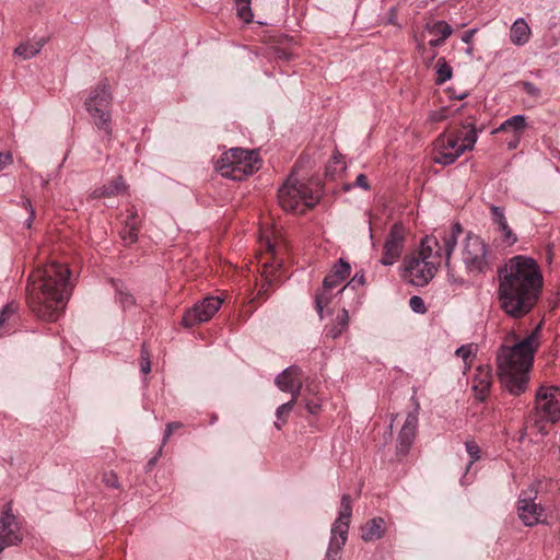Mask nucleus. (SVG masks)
I'll use <instances>...</instances> for the list:
<instances>
[{"instance_id":"obj_1","label":"nucleus","mask_w":560,"mask_h":560,"mask_svg":"<svg viewBox=\"0 0 560 560\" xmlns=\"http://www.w3.org/2000/svg\"><path fill=\"white\" fill-rule=\"evenodd\" d=\"M541 290L542 275L533 258L515 256L499 270V304L512 318L518 319L529 314Z\"/></svg>"},{"instance_id":"obj_2","label":"nucleus","mask_w":560,"mask_h":560,"mask_svg":"<svg viewBox=\"0 0 560 560\" xmlns=\"http://www.w3.org/2000/svg\"><path fill=\"white\" fill-rule=\"evenodd\" d=\"M70 275L67 265L52 261L37 267L28 276L26 301L31 312L38 319H58L70 295Z\"/></svg>"},{"instance_id":"obj_3","label":"nucleus","mask_w":560,"mask_h":560,"mask_svg":"<svg viewBox=\"0 0 560 560\" xmlns=\"http://www.w3.org/2000/svg\"><path fill=\"white\" fill-rule=\"evenodd\" d=\"M464 229L459 222L425 236L417 254L404 259L402 278L416 287H424L435 276L442 260L451 269V256Z\"/></svg>"},{"instance_id":"obj_4","label":"nucleus","mask_w":560,"mask_h":560,"mask_svg":"<svg viewBox=\"0 0 560 560\" xmlns=\"http://www.w3.org/2000/svg\"><path fill=\"white\" fill-rule=\"evenodd\" d=\"M540 325L513 346L502 345L497 352V374L501 387L513 396L524 394L529 384L534 355L538 349Z\"/></svg>"},{"instance_id":"obj_5","label":"nucleus","mask_w":560,"mask_h":560,"mask_svg":"<svg viewBox=\"0 0 560 560\" xmlns=\"http://www.w3.org/2000/svg\"><path fill=\"white\" fill-rule=\"evenodd\" d=\"M112 103L113 95L108 80H101L93 88L84 102L85 109L92 117L98 130L109 139L113 135L112 127Z\"/></svg>"},{"instance_id":"obj_6","label":"nucleus","mask_w":560,"mask_h":560,"mask_svg":"<svg viewBox=\"0 0 560 560\" xmlns=\"http://www.w3.org/2000/svg\"><path fill=\"white\" fill-rule=\"evenodd\" d=\"M217 170L223 177L243 180L259 170V159L255 151L233 148L217 161Z\"/></svg>"},{"instance_id":"obj_7","label":"nucleus","mask_w":560,"mask_h":560,"mask_svg":"<svg viewBox=\"0 0 560 560\" xmlns=\"http://www.w3.org/2000/svg\"><path fill=\"white\" fill-rule=\"evenodd\" d=\"M279 205L285 211L304 213L319 200L317 191L292 175L278 190Z\"/></svg>"},{"instance_id":"obj_8","label":"nucleus","mask_w":560,"mask_h":560,"mask_svg":"<svg viewBox=\"0 0 560 560\" xmlns=\"http://www.w3.org/2000/svg\"><path fill=\"white\" fill-rule=\"evenodd\" d=\"M490 250L485 241L468 232L462 247V260L468 273H483L490 268Z\"/></svg>"},{"instance_id":"obj_9","label":"nucleus","mask_w":560,"mask_h":560,"mask_svg":"<svg viewBox=\"0 0 560 560\" xmlns=\"http://www.w3.org/2000/svg\"><path fill=\"white\" fill-rule=\"evenodd\" d=\"M536 425L540 422H557L560 420V388L541 385L535 396Z\"/></svg>"},{"instance_id":"obj_10","label":"nucleus","mask_w":560,"mask_h":560,"mask_svg":"<svg viewBox=\"0 0 560 560\" xmlns=\"http://www.w3.org/2000/svg\"><path fill=\"white\" fill-rule=\"evenodd\" d=\"M538 486L532 483L523 490L517 500V515L525 526L533 527L546 523V509L536 502Z\"/></svg>"},{"instance_id":"obj_11","label":"nucleus","mask_w":560,"mask_h":560,"mask_svg":"<svg viewBox=\"0 0 560 560\" xmlns=\"http://www.w3.org/2000/svg\"><path fill=\"white\" fill-rule=\"evenodd\" d=\"M460 133L453 131L441 133L433 143L432 161L436 164L447 166L453 164L463 153H459Z\"/></svg>"},{"instance_id":"obj_12","label":"nucleus","mask_w":560,"mask_h":560,"mask_svg":"<svg viewBox=\"0 0 560 560\" xmlns=\"http://www.w3.org/2000/svg\"><path fill=\"white\" fill-rule=\"evenodd\" d=\"M22 540L21 523L12 513V503L8 502L0 511V553L5 548L20 545Z\"/></svg>"},{"instance_id":"obj_13","label":"nucleus","mask_w":560,"mask_h":560,"mask_svg":"<svg viewBox=\"0 0 560 560\" xmlns=\"http://www.w3.org/2000/svg\"><path fill=\"white\" fill-rule=\"evenodd\" d=\"M406 241V232L401 223L392 225L383 247V256L380 262L383 266H392L399 260Z\"/></svg>"},{"instance_id":"obj_14","label":"nucleus","mask_w":560,"mask_h":560,"mask_svg":"<svg viewBox=\"0 0 560 560\" xmlns=\"http://www.w3.org/2000/svg\"><path fill=\"white\" fill-rule=\"evenodd\" d=\"M222 300L215 296H208L188 310L182 319L185 327H194L200 323L208 322L221 307Z\"/></svg>"},{"instance_id":"obj_15","label":"nucleus","mask_w":560,"mask_h":560,"mask_svg":"<svg viewBox=\"0 0 560 560\" xmlns=\"http://www.w3.org/2000/svg\"><path fill=\"white\" fill-rule=\"evenodd\" d=\"M418 428L417 412H409L405 423L398 434L397 452L399 455H406L412 445Z\"/></svg>"},{"instance_id":"obj_16","label":"nucleus","mask_w":560,"mask_h":560,"mask_svg":"<svg viewBox=\"0 0 560 560\" xmlns=\"http://www.w3.org/2000/svg\"><path fill=\"white\" fill-rule=\"evenodd\" d=\"M492 385V373L488 366H479L472 378V390L478 400L485 401Z\"/></svg>"},{"instance_id":"obj_17","label":"nucleus","mask_w":560,"mask_h":560,"mask_svg":"<svg viewBox=\"0 0 560 560\" xmlns=\"http://www.w3.org/2000/svg\"><path fill=\"white\" fill-rule=\"evenodd\" d=\"M128 215L125 221L124 228L120 231V237L126 245H131L138 241L140 231V221L138 220V212L135 207L127 210Z\"/></svg>"},{"instance_id":"obj_18","label":"nucleus","mask_w":560,"mask_h":560,"mask_svg":"<svg viewBox=\"0 0 560 560\" xmlns=\"http://www.w3.org/2000/svg\"><path fill=\"white\" fill-rule=\"evenodd\" d=\"M352 515V502L350 494H342L340 500V509L338 517L334 522L331 529L337 533L348 534L350 527V518Z\"/></svg>"},{"instance_id":"obj_19","label":"nucleus","mask_w":560,"mask_h":560,"mask_svg":"<svg viewBox=\"0 0 560 560\" xmlns=\"http://www.w3.org/2000/svg\"><path fill=\"white\" fill-rule=\"evenodd\" d=\"M490 212H491V219H492L493 223L498 225V230L502 234V241L508 245L515 244L517 241V237L508 224V221H506V218L504 214V208L498 207V206H491Z\"/></svg>"},{"instance_id":"obj_20","label":"nucleus","mask_w":560,"mask_h":560,"mask_svg":"<svg viewBox=\"0 0 560 560\" xmlns=\"http://www.w3.org/2000/svg\"><path fill=\"white\" fill-rule=\"evenodd\" d=\"M350 264L343 258H339L332 266L331 271L324 278L323 282L326 288L337 289L350 276Z\"/></svg>"},{"instance_id":"obj_21","label":"nucleus","mask_w":560,"mask_h":560,"mask_svg":"<svg viewBox=\"0 0 560 560\" xmlns=\"http://www.w3.org/2000/svg\"><path fill=\"white\" fill-rule=\"evenodd\" d=\"M300 383H302V370L298 365L288 366L275 378V384L280 390H291Z\"/></svg>"},{"instance_id":"obj_22","label":"nucleus","mask_w":560,"mask_h":560,"mask_svg":"<svg viewBox=\"0 0 560 560\" xmlns=\"http://www.w3.org/2000/svg\"><path fill=\"white\" fill-rule=\"evenodd\" d=\"M532 31L525 19L518 18L510 30V40L516 46H524L528 43Z\"/></svg>"},{"instance_id":"obj_23","label":"nucleus","mask_w":560,"mask_h":560,"mask_svg":"<svg viewBox=\"0 0 560 560\" xmlns=\"http://www.w3.org/2000/svg\"><path fill=\"white\" fill-rule=\"evenodd\" d=\"M385 522L382 517H374L361 527V538L364 541H375L383 537Z\"/></svg>"},{"instance_id":"obj_24","label":"nucleus","mask_w":560,"mask_h":560,"mask_svg":"<svg viewBox=\"0 0 560 560\" xmlns=\"http://www.w3.org/2000/svg\"><path fill=\"white\" fill-rule=\"evenodd\" d=\"M347 539L348 534H341L330 529L329 545L324 560H340V553Z\"/></svg>"},{"instance_id":"obj_25","label":"nucleus","mask_w":560,"mask_h":560,"mask_svg":"<svg viewBox=\"0 0 560 560\" xmlns=\"http://www.w3.org/2000/svg\"><path fill=\"white\" fill-rule=\"evenodd\" d=\"M462 127L463 129L467 130L466 133L463 136L462 143H459V153L464 154L466 151H471L474 149L478 139V131L476 129L474 121H463Z\"/></svg>"},{"instance_id":"obj_26","label":"nucleus","mask_w":560,"mask_h":560,"mask_svg":"<svg viewBox=\"0 0 560 560\" xmlns=\"http://www.w3.org/2000/svg\"><path fill=\"white\" fill-rule=\"evenodd\" d=\"M126 185L121 176H118L108 184L103 185L94 191L95 197H113L125 192Z\"/></svg>"},{"instance_id":"obj_27","label":"nucleus","mask_w":560,"mask_h":560,"mask_svg":"<svg viewBox=\"0 0 560 560\" xmlns=\"http://www.w3.org/2000/svg\"><path fill=\"white\" fill-rule=\"evenodd\" d=\"M45 44V38H40L35 43H22L14 49V55L22 57L24 60L31 59L40 52Z\"/></svg>"},{"instance_id":"obj_28","label":"nucleus","mask_w":560,"mask_h":560,"mask_svg":"<svg viewBox=\"0 0 560 560\" xmlns=\"http://www.w3.org/2000/svg\"><path fill=\"white\" fill-rule=\"evenodd\" d=\"M334 290L335 288H326L323 283V287L315 293L314 302L319 319H323L324 308L331 302Z\"/></svg>"},{"instance_id":"obj_29","label":"nucleus","mask_w":560,"mask_h":560,"mask_svg":"<svg viewBox=\"0 0 560 560\" xmlns=\"http://www.w3.org/2000/svg\"><path fill=\"white\" fill-rule=\"evenodd\" d=\"M115 291H116V299L118 303L121 305L124 310L130 308L135 306L136 299L135 296L129 292L127 287L119 280L113 281Z\"/></svg>"},{"instance_id":"obj_30","label":"nucleus","mask_w":560,"mask_h":560,"mask_svg":"<svg viewBox=\"0 0 560 560\" xmlns=\"http://www.w3.org/2000/svg\"><path fill=\"white\" fill-rule=\"evenodd\" d=\"M526 128V117L524 115H514L504 120L497 131L513 130L515 133H521Z\"/></svg>"},{"instance_id":"obj_31","label":"nucleus","mask_w":560,"mask_h":560,"mask_svg":"<svg viewBox=\"0 0 560 560\" xmlns=\"http://www.w3.org/2000/svg\"><path fill=\"white\" fill-rule=\"evenodd\" d=\"M436 79L435 83L441 85L448 81L453 75L452 67L447 63L444 57H440L435 65Z\"/></svg>"},{"instance_id":"obj_32","label":"nucleus","mask_w":560,"mask_h":560,"mask_svg":"<svg viewBox=\"0 0 560 560\" xmlns=\"http://www.w3.org/2000/svg\"><path fill=\"white\" fill-rule=\"evenodd\" d=\"M424 27L430 34L439 35V37L446 39L453 33L452 26L445 21L428 22Z\"/></svg>"},{"instance_id":"obj_33","label":"nucleus","mask_w":560,"mask_h":560,"mask_svg":"<svg viewBox=\"0 0 560 560\" xmlns=\"http://www.w3.org/2000/svg\"><path fill=\"white\" fill-rule=\"evenodd\" d=\"M292 404L284 402L279 406L276 410L277 421L275 422V427L280 430L282 425L287 422L288 415L292 411Z\"/></svg>"},{"instance_id":"obj_34","label":"nucleus","mask_w":560,"mask_h":560,"mask_svg":"<svg viewBox=\"0 0 560 560\" xmlns=\"http://www.w3.org/2000/svg\"><path fill=\"white\" fill-rule=\"evenodd\" d=\"M18 311V305L14 303H8L0 312V337L4 334L3 327L4 324L15 315Z\"/></svg>"},{"instance_id":"obj_35","label":"nucleus","mask_w":560,"mask_h":560,"mask_svg":"<svg viewBox=\"0 0 560 560\" xmlns=\"http://www.w3.org/2000/svg\"><path fill=\"white\" fill-rule=\"evenodd\" d=\"M476 346L474 343L463 345L456 349L455 354L467 365L469 360L476 355Z\"/></svg>"},{"instance_id":"obj_36","label":"nucleus","mask_w":560,"mask_h":560,"mask_svg":"<svg viewBox=\"0 0 560 560\" xmlns=\"http://www.w3.org/2000/svg\"><path fill=\"white\" fill-rule=\"evenodd\" d=\"M465 446H466V451L470 457V462L467 466V470H468L475 462L480 459L481 450H480L479 445L474 440L467 441L465 443Z\"/></svg>"},{"instance_id":"obj_37","label":"nucleus","mask_w":560,"mask_h":560,"mask_svg":"<svg viewBox=\"0 0 560 560\" xmlns=\"http://www.w3.org/2000/svg\"><path fill=\"white\" fill-rule=\"evenodd\" d=\"M417 49L423 57L425 66L430 67L433 60L436 58L438 51L431 48H427L423 43H418Z\"/></svg>"},{"instance_id":"obj_38","label":"nucleus","mask_w":560,"mask_h":560,"mask_svg":"<svg viewBox=\"0 0 560 560\" xmlns=\"http://www.w3.org/2000/svg\"><path fill=\"white\" fill-rule=\"evenodd\" d=\"M409 306L415 313L418 314H424L427 312L423 299L418 295H413L409 299Z\"/></svg>"},{"instance_id":"obj_39","label":"nucleus","mask_w":560,"mask_h":560,"mask_svg":"<svg viewBox=\"0 0 560 560\" xmlns=\"http://www.w3.org/2000/svg\"><path fill=\"white\" fill-rule=\"evenodd\" d=\"M237 15L246 23L253 20V13L250 10V3L236 4Z\"/></svg>"},{"instance_id":"obj_40","label":"nucleus","mask_w":560,"mask_h":560,"mask_svg":"<svg viewBox=\"0 0 560 560\" xmlns=\"http://www.w3.org/2000/svg\"><path fill=\"white\" fill-rule=\"evenodd\" d=\"M102 480L108 488H119L118 477L114 471L104 472Z\"/></svg>"},{"instance_id":"obj_41","label":"nucleus","mask_w":560,"mask_h":560,"mask_svg":"<svg viewBox=\"0 0 560 560\" xmlns=\"http://www.w3.org/2000/svg\"><path fill=\"white\" fill-rule=\"evenodd\" d=\"M336 324L342 329L346 330L349 325V314L346 308H342V311L337 315Z\"/></svg>"},{"instance_id":"obj_42","label":"nucleus","mask_w":560,"mask_h":560,"mask_svg":"<svg viewBox=\"0 0 560 560\" xmlns=\"http://www.w3.org/2000/svg\"><path fill=\"white\" fill-rule=\"evenodd\" d=\"M183 428V423L182 422H170L166 424V428H165V432H164V436H163V444H165L167 442V440L170 439V436L173 434V432L175 430H178Z\"/></svg>"},{"instance_id":"obj_43","label":"nucleus","mask_w":560,"mask_h":560,"mask_svg":"<svg viewBox=\"0 0 560 560\" xmlns=\"http://www.w3.org/2000/svg\"><path fill=\"white\" fill-rule=\"evenodd\" d=\"M523 90L526 94L538 97L540 95V90L538 86H536L533 82H523Z\"/></svg>"},{"instance_id":"obj_44","label":"nucleus","mask_w":560,"mask_h":560,"mask_svg":"<svg viewBox=\"0 0 560 560\" xmlns=\"http://www.w3.org/2000/svg\"><path fill=\"white\" fill-rule=\"evenodd\" d=\"M342 329L335 323L330 326H326L325 335L331 339L338 338L342 334Z\"/></svg>"},{"instance_id":"obj_45","label":"nucleus","mask_w":560,"mask_h":560,"mask_svg":"<svg viewBox=\"0 0 560 560\" xmlns=\"http://www.w3.org/2000/svg\"><path fill=\"white\" fill-rule=\"evenodd\" d=\"M150 371H151V364H150V360H149V353L145 350V348L143 347L142 351H141V372L143 374H148Z\"/></svg>"},{"instance_id":"obj_46","label":"nucleus","mask_w":560,"mask_h":560,"mask_svg":"<svg viewBox=\"0 0 560 560\" xmlns=\"http://www.w3.org/2000/svg\"><path fill=\"white\" fill-rule=\"evenodd\" d=\"M364 283L363 275L359 276L358 273L338 292H342L348 288L355 289L357 285H362Z\"/></svg>"},{"instance_id":"obj_47","label":"nucleus","mask_w":560,"mask_h":560,"mask_svg":"<svg viewBox=\"0 0 560 560\" xmlns=\"http://www.w3.org/2000/svg\"><path fill=\"white\" fill-rule=\"evenodd\" d=\"M386 24L398 26L400 28L397 20V7H392L388 10Z\"/></svg>"},{"instance_id":"obj_48","label":"nucleus","mask_w":560,"mask_h":560,"mask_svg":"<svg viewBox=\"0 0 560 560\" xmlns=\"http://www.w3.org/2000/svg\"><path fill=\"white\" fill-rule=\"evenodd\" d=\"M302 387H303V383H300L298 385H295L293 387V389L291 390H284L285 393H290L291 394V400L288 401L289 404H292V406L294 407L300 394H301V390H302Z\"/></svg>"},{"instance_id":"obj_49","label":"nucleus","mask_w":560,"mask_h":560,"mask_svg":"<svg viewBox=\"0 0 560 560\" xmlns=\"http://www.w3.org/2000/svg\"><path fill=\"white\" fill-rule=\"evenodd\" d=\"M354 185L357 187H360L364 190H369L370 189V185H369V180L366 178V176L364 174H359L355 178V183Z\"/></svg>"},{"instance_id":"obj_50","label":"nucleus","mask_w":560,"mask_h":560,"mask_svg":"<svg viewBox=\"0 0 560 560\" xmlns=\"http://www.w3.org/2000/svg\"><path fill=\"white\" fill-rule=\"evenodd\" d=\"M448 118V113L446 108H442L438 112L431 114V119L433 121H442Z\"/></svg>"},{"instance_id":"obj_51","label":"nucleus","mask_w":560,"mask_h":560,"mask_svg":"<svg viewBox=\"0 0 560 560\" xmlns=\"http://www.w3.org/2000/svg\"><path fill=\"white\" fill-rule=\"evenodd\" d=\"M305 408L312 415H316L320 409V404L317 400H307L305 404Z\"/></svg>"},{"instance_id":"obj_52","label":"nucleus","mask_w":560,"mask_h":560,"mask_svg":"<svg viewBox=\"0 0 560 560\" xmlns=\"http://www.w3.org/2000/svg\"><path fill=\"white\" fill-rule=\"evenodd\" d=\"M12 163L11 153H0V172Z\"/></svg>"},{"instance_id":"obj_53","label":"nucleus","mask_w":560,"mask_h":560,"mask_svg":"<svg viewBox=\"0 0 560 560\" xmlns=\"http://www.w3.org/2000/svg\"><path fill=\"white\" fill-rule=\"evenodd\" d=\"M23 203H24V207L26 208V210H28V212H30V217L26 220V226L31 228L32 221L34 219V210H33L32 203L28 199H25Z\"/></svg>"},{"instance_id":"obj_54","label":"nucleus","mask_w":560,"mask_h":560,"mask_svg":"<svg viewBox=\"0 0 560 560\" xmlns=\"http://www.w3.org/2000/svg\"><path fill=\"white\" fill-rule=\"evenodd\" d=\"M477 30L476 28H471V30H468L466 31L463 36H462V40L466 44H471L472 42V37L474 35L476 34Z\"/></svg>"},{"instance_id":"obj_55","label":"nucleus","mask_w":560,"mask_h":560,"mask_svg":"<svg viewBox=\"0 0 560 560\" xmlns=\"http://www.w3.org/2000/svg\"><path fill=\"white\" fill-rule=\"evenodd\" d=\"M445 40H446V38H442V37L430 39L428 43L429 48L436 50L438 47L444 45Z\"/></svg>"},{"instance_id":"obj_56","label":"nucleus","mask_w":560,"mask_h":560,"mask_svg":"<svg viewBox=\"0 0 560 560\" xmlns=\"http://www.w3.org/2000/svg\"><path fill=\"white\" fill-rule=\"evenodd\" d=\"M236 4L250 3V0H234Z\"/></svg>"},{"instance_id":"obj_57","label":"nucleus","mask_w":560,"mask_h":560,"mask_svg":"<svg viewBox=\"0 0 560 560\" xmlns=\"http://www.w3.org/2000/svg\"><path fill=\"white\" fill-rule=\"evenodd\" d=\"M466 96H467V94H466V93H464V94H460V95L456 96V98H458V100H463V98H465Z\"/></svg>"},{"instance_id":"obj_58","label":"nucleus","mask_w":560,"mask_h":560,"mask_svg":"<svg viewBox=\"0 0 560 560\" xmlns=\"http://www.w3.org/2000/svg\"><path fill=\"white\" fill-rule=\"evenodd\" d=\"M466 52H467V54H469V55H471V52H472V48H470V47H469V48H467Z\"/></svg>"},{"instance_id":"obj_59","label":"nucleus","mask_w":560,"mask_h":560,"mask_svg":"<svg viewBox=\"0 0 560 560\" xmlns=\"http://www.w3.org/2000/svg\"><path fill=\"white\" fill-rule=\"evenodd\" d=\"M515 147H516V144H515L514 142H511V143L509 144V148H515Z\"/></svg>"},{"instance_id":"obj_60","label":"nucleus","mask_w":560,"mask_h":560,"mask_svg":"<svg viewBox=\"0 0 560 560\" xmlns=\"http://www.w3.org/2000/svg\"><path fill=\"white\" fill-rule=\"evenodd\" d=\"M154 462H155V459H154V458H153V459H151V460L149 462V465H153V464H154Z\"/></svg>"}]
</instances>
